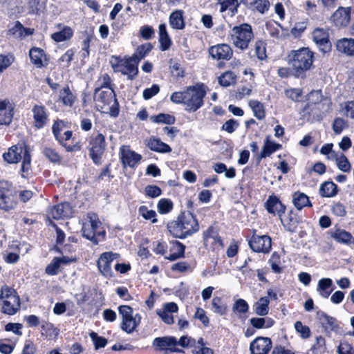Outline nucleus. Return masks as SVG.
Here are the masks:
<instances>
[{
    "mask_svg": "<svg viewBox=\"0 0 354 354\" xmlns=\"http://www.w3.org/2000/svg\"><path fill=\"white\" fill-rule=\"evenodd\" d=\"M26 8L30 14L39 15L46 8L47 0H26Z\"/></svg>",
    "mask_w": 354,
    "mask_h": 354,
    "instance_id": "52",
    "label": "nucleus"
},
{
    "mask_svg": "<svg viewBox=\"0 0 354 354\" xmlns=\"http://www.w3.org/2000/svg\"><path fill=\"white\" fill-rule=\"evenodd\" d=\"M86 141L90 158L95 165H100L107 146L105 136L100 131L94 132L87 136Z\"/></svg>",
    "mask_w": 354,
    "mask_h": 354,
    "instance_id": "8",
    "label": "nucleus"
},
{
    "mask_svg": "<svg viewBox=\"0 0 354 354\" xmlns=\"http://www.w3.org/2000/svg\"><path fill=\"white\" fill-rule=\"evenodd\" d=\"M264 207L268 213L275 216H277L280 220L285 214L286 206L281 201L275 194L270 195L264 203Z\"/></svg>",
    "mask_w": 354,
    "mask_h": 354,
    "instance_id": "22",
    "label": "nucleus"
},
{
    "mask_svg": "<svg viewBox=\"0 0 354 354\" xmlns=\"http://www.w3.org/2000/svg\"><path fill=\"white\" fill-rule=\"evenodd\" d=\"M271 348V339L265 337H257L250 346L251 354H268Z\"/></svg>",
    "mask_w": 354,
    "mask_h": 354,
    "instance_id": "27",
    "label": "nucleus"
},
{
    "mask_svg": "<svg viewBox=\"0 0 354 354\" xmlns=\"http://www.w3.org/2000/svg\"><path fill=\"white\" fill-rule=\"evenodd\" d=\"M282 149V145L279 143L274 142V141H271L270 140V136H267L262 149L259 154L257 155V165H259L262 159H264L267 157H270L272 153L275 151L280 150Z\"/></svg>",
    "mask_w": 354,
    "mask_h": 354,
    "instance_id": "29",
    "label": "nucleus"
},
{
    "mask_svg": "<svg viewBox=\"0 0 354 354\" xmlns=\"http://www.w3.org/2000/svg\"><path fill=\"white\" fill-rule=\"evenodd\" d=\"M275 322L270 317H252L250 319L251 326L257 329L269 328L274 324Z\"/></svg>",
    "mask_w": 354,
    "mask_h": 354,
    "instance_id": "51",
    "label": "nucleus"
},
{
    "mask_svg": "<svg viewBox=\"0 0 354 354\" xmlns=\"http://www.w3.org/2000/svg\"><path fill=\"white\" fill-rule=\"evenodd\" d=\"M315 53L308 47L291 50L288 55V63L292 67L293 77L305 79L307 71L313 66Z\"/></svg>",
    "mask_w": 354,
    "mask_h": 354,
    "instance_id": "4",
    "label": "nucleus"
},
{
    "mask_svg": "<svg viewBox=\"0 0 354 354\" xmlns=\"http://www.w3.org/2000/svg\"><path fill=\"white\" fill-rule=\"evenodd\" d=\"M167 230L174 238L185 239L198 232L200 224L194 213L184 209L175 218L168 221Z\"/></svg>",
    "mask_w": 354,
    "mask_h": 354,
    "instance_id": "3",
    "label": "nucleus"
},
{
    "mask_svg": "<svg viewBox=\"0 0 354 354\" xmlns=\"http://www.w3.org/2000/svg\"><path fill=\"white\" fill-rule=\"evenodd\" d=\"M269 263L271 266L272 271L274 273H281L282 272V268L280 266L281 264V257L279 254L277 252H274L270 259H269Z\"/></svg>",
    "mask_w": 354,
    "mask_h": 354,
    "instance_id": "64",
    "label": "nucleus"
},
{
    "mask_svg": "<svg viewBox=\"0 0 354 354\" xmlns=\"http://www.w3.org/2000/svg\"><path fill=\"white\" fill-rule=\"evenodd\" d=\"M169 23L171 28L174 30H183L186 26L183 10H174L169 17Z\"/></svg>",
    "mask_w": 354,
    "mask_h": 354,
    "instance_id": "35",
    "label": "nucleus"
},
{
    "mask_svg": "<svg viewBox=\"0 0 354 354\" xmlns=\"http://www.w3.org/2000/svg\"><path fill=\"white\" fill-rule=\"evenodd\" d=\"M95 39L94 32L86 33V37L82 41L81 57L84 59L88 58L90 55V46L91 41Z\"/></svg>",
    "mask_w": 354,
    "mask_h": 354,
    "instance_id": "57",
    "label": "nucleus"
},
{
    "mask_svg": "<svg viewBox=\"0 0 354 354\" xmlns=\"http://www.w3.org/2000/svg\"><path fill=\"white\" fill-rule=\"evenodd\" d=\"M185 245L178 241L171 242L169 254L165 256V259L170 261H174L178 259L183 258L185 257Z\"/></svg>",
    "mask_w": 354,
    "mask_h": 354,
    "instance_id": "36",
    "label": "nucleus"
},
{
    "mask_svg": "<svg viewBox=\"0 0 354 354\" xmlns=\"http://www.w3.org/2000/svg\"><path fill=\"white\" fill-rule=\"evenodd\" d=\"M351 17V7L339 6L330 16V21L338 28L348 26Z\"/></svg>",
    "mask_w": 354,
    "mask_h": 354,
    "instance_id": "21",
    "label": "nucleus"
},
{
    "mask_svg": "<svg viewBox=\"0 0 354 354\" xmlns=\"http://www.w3.org/2000/svg\"><path fill=\"white\" fill-rule=\"evenodd\" d=\"M158 35L160 50L161 51H166L169 50L172 46V40L169 35L165 24L162 23L159 25Z\"/></svg>",
    "mask_w": 354,
    "mask_h": 354,
    "instance_id": "37",
    "label": "nucleus"
},
{
    "mask_svg": "<svg viewBox=\"0 0 354 354\" xmlns=\"http://www.w3.org/2000/svg\"><path fill=\"white\" fill-rule=\"evenodd\" d=\"M249 106L252 109L254 116L259 120H264L266 115L264 104L257 100H250Z\"/></svg>",
    "mask_w": 354,
    "mask_h": 354,
    "instance_id": "49",
    "label": "nucleus"
},
{
    "mask_svg": "<svg viewBox=\"0 0 354 354\" xmlns=\"http://www.w3.org/2000/svg\"><path fill=\"white\" fill-rule=\"evenodd\" d=\"M317 316L322 327L326 330H333L338 327L337 319L335 317L327 315L324 311H318L317 313Z\"/></svg>",
    "mask_w": 354,
    "mask_h": 354,
    "instance_id": "40",
    "label": "nucleus"
},
{
    "mask_svg": "<svg viewBox=\"0 0 354 354\" xmlns=\"http://www.w3.org/2000/svg\"><path fill=\"white\" fill-rule=\"evenodd\" d=\"M292 203L298 210H301L305 207H312L308 196L300 192H295L292 194Z\"/></svg>",
    "mask_w": 354,
    "mask_h": 354,
    "instance_id": "46",
    "label": "nucleus"
},
{
    "mask_svg": "<svg viewBox=\"0 0 354 354\" xmlns=\"http://www.w3.org/2000/svg\"><path fill=\"white\" fill-rule=\"evenodd\" d=\"M96 87L94 90V95H96L103 88L114 89V84L108 73L102 74L95 82Z\"/></svg>",
    "mask_w": 354,
    "mask_h": 354,
    "instance_id": "43",
    "label": "nucleus"
},
{
    "mask_svg": "<svg viewBox=\"0 0 354 354\" xmlns=\"http://www.w3.org/2000/svg\"><path fill=\"white\" fill-rule=\"evenodd\" d=\"M35 195L30 189H18L8 180H0V211L11 213L17 208L19 203H28Z\"/></svg>",
    "mask_w": 354,
    "mask_h": 354,
    "instance_id": "1",
    "label": "nucleus"
},
{
    "mask_svg": "<svg viewBox=\"0 0 354 354\" xmlns=\"http://www.w3.org/2000/svg\"><path fill=\"white\" fill-rule=\"evenodd\" d=\"M66 122L63 120L57 119L53 121L52 125V133L55 140L63 147L66 152H78L82 149V143L77 140L71 130H67L63 133L62 131L66 127Z\"/></svg>",
    "mask_w": 354,
    "mask_h": 354,
    "instance_id": "5",
    "label": "nucleus"
},
{
    "mask_svg": "<svg viewBox=\"0 0 354 354\" xmlns=\"http://www.w3.org/2000/svg\"><path fill=\"white\" fill-rule=\"evenodd\" d=\"M236 77L233 71H227L218 77V82L223 87H228L236 82Z\"/></svg>",
    "mask_w": 354,
    "mask_h": 354,
    "instance_id": "53",
    "label": "nucleus"
},
{
    "mask_svg": "<svg viewBox=\"0 0 354 354\" xmlns=\"http://www.w3.org/2000/svg\"><path fill=\"white\" fill-rule=\"evenodd\" d=\"M138 214L145 220L149 221L151 223H156L158 222L156 212L153 209H149L146 205H141L138 207Z\"/></svg>",
    "mask_w": 354,
    "mask_h": 354,
    "instance_id": "56",
    "label": "nucleus"
},
{
    "mask_svg": "<svg viewBox=\"0 0 354 354\" xmlns=\"http://www.w3.org/2000/svg\"><path fill=\"white\" fill-rule=\"evenodd\" d=\"M138 64L130 57H126V64L120 73L124 75H127L128 80H133L139 73Z\"/></svg>",
    "mask_w": 354,
    "mask_h": 354,
    "instance_id": "39",
    "label": "nucleus"
},
{
    "mask_svg": "<svg viewBox=\"0 0 354 354\" xmlns=\"http://www.w3.org/2000/svg\"><path fill=\"white\" fill-rule=\"evenodd\" d=\"M270 299L268 297H262L254 303L253 309L254 313L259 316H266L269 312Z\"/></svg>",
    "mask_w": 354,
    "mask_h": 354,
    "instance_id": "48",
    "label": "nucleus"
},
{
    "mask_svg": "<svg viewBox=\"0 0 354 354\" xmlns=\"http://www.w3.org/2000/svg\"><path fill=\"white\" fill-rule=\"evenodd\" d=\"M94 97L102 104L100 107L104 113L115 118L119 115L120 107L114 89L101 90Z\"/></svg>",
    "mask_w": 354,
    "mask_h": 354,
    "instance_id": "10",
    "label": "nucleus"
},
{
    "mask_svg": "<svg viewBox=\"0 0 354 354\" xmlns=\"http://www.w3.org/2000/svg\"><path fill=\"white\" fill-rule=\"evenodd\" d=\"M153 346L155 350L165 351V353H184L182 349L176 348V338L174 336H165L156 337L153 341Z\"/></svg>",
    "mask_w": 354,
    "mask_h": 354,
    "instance_id": "20",
    "label": "nucleus"
},
{
    "mask_svg": "<svg viewBox=\"0 0 354 354\" xmlns=\"http://www.w3.org/2000/svg\"><path fill=\"white\" fill-rule=\"evenodd\" d=\"M20 301L19 296L17 291L12 287L7 285L2 286L0 293V301Z\"/></svg>",
    "mask_w": 354,
    "mask_h": 354,
    "instance_id": "45",
    "label": "nucleus"
},
{
    "mask_svg": "<svg viewBox=\"0 0 354 354\" xmlns=\"http://www.w3.org/2000/svg\"><path fill=\"white\" fill-rule=\"evenodd\" d=\"M118 312L122 317L121 329L128 334L132 333L139 326V320L133 318V309L128 305H121Z\"/></svg>",
    "mask_w": 354,
    "mask_h": 354,
    "instance_id": "15",
    "label": "nucleus"
},
{
    "mask_svg": "<svg viewBox=\"0 0 354 354\" xmlns=\"http://www.w3.org/2000/svg\"><path fill=\"white\" fill-rule=\"evenodd\" d=\"M267 46L268 44L265 39H256L248 53L250 61L255 64L259 63L260 65L267 62L268 59Z\"/></svg>",
    "mask_w": 354,
    "mask_h": 354,
    "instance_id": "14",
    "label": "nucleus"
},
{
    "mask_svg": "<svg viewBox=\"0 0 354 354\" xmlns=\"http://www.w3.org/2000/svg\"><path fill=\"white\" fill-rule=\"evenodd\" d=\"M77 97L71 91L68 85H66L61 88L59 91L57 102L62 104V106L72 108Z\"/></svg>",
    "mask_w": 354,
    "mask_h": 354,
    "instance_id": "30",
    "label": "nucleus"
},
{
    "mask_svg": "<svg viewBox=\"0 0 354 354\" xmlns=\"http://www.w3.org/2000/svg\"><path fill=\"white\" fill-rule=\"evenodd\" d=\"M32 127L35 129L44 128L50 121V113L46 106L41 104H35L32 109Z\"/></svg>",
    "mask_w": 354,
    "mask_h": 354,
    "instance_id": "18",
    "label": "nucleus"
},
{
    "mask_svg": "<svg viewBox=\"0 0 354 354\" xmlns=\"http://www.w3.org/2000/svg\"><path fill=\"white\" fill-rule=\"evenodd\" d=\"M312 37L322 53L328 54L331 52L332 43L330 40V35L328 30L323 28H316L312 32Z\"/></svg>",
    "mask_w": 354,
    "mask_h": 354,
    "instance_id": "17",
    "label": "nucleus"
},
{
    "mask_svg": "<svg viewBox=\"0 0 354 354\" xmlns=\"http://www.w3.org/2000/svg\"><path fill=\"white\" fill-rule=\"evenodd\" d=\"M15 104L9 99H0V126L11 124L15 115Z\"/></svg>",
    "mask_w": 354,
    "mask_h": 354,
    "instance_id": "24",
    "label": "nucleus"
},
{
    "mask_svg": "<svg viewBox=\"0 0 354 354\" xmlns=\"http://www.w3.org/2000/svg\"><path fill=\"white\" fill-rule=\"evenodd\" d=\"M73 208L68 202H62L50 206L47 209L46 216L52 223L51 219L59 220L72 217Z\"/></svg>",
    "mask_w": 354,
    "mask_h": 354,
    "instance_id": "19",
    "label": "nucleus"
},
{
    "mask_svg": "<svg viewBox=\"0 0 354 354\" xmlns=\"http://www.w3.org/2000/svg\"><path fill=\"white\" fill-rule=\"evenodd\" d=\"M270 7L269 0H252L248 4V8L253 12L266 13Z\"/></svg>",
    "mask_w": 354,
    "mask_h": 354,
    "instance_id": "47",
    "label": "nucleus"
},
{
    "mask_svg": "<svg viewBox=\"0 0 354 354\" xmlns=\"http://www.w3.org/2000/svg\"><path fill=\"white\" fill-rule=\"evenodd\" d=\"M153 49V46L151 43H145L138 46L134 53L130 56L133 61H136L137 64L144 59Z\"/></svg>",
    "mask_w": 354,
    "mask_h": 354,
    "instance_id": "44",
    "label": "nucleus"
},
{
    "mask_svg": "<svg viewBox=\"0 0 354 354\" xmlns=\"http://www.w3.org/2000/svg\"><path fill=\"white\" fill-rule=\"evenodd\" d=\"M118 312L122 317L121 329L128 334L132 333L139 326V320L133 318V309L128 305H121Z\"/></svg>",
    "mask_w": 354,
    "mask_h": 354,
    "instance_id": "16",
    "label": "nucleus"
},
{
    "mask_svg": "<svg viewBox=\"0 0 354 354\" xmlns=\"http://www.w3.org/2000/svg\"><path fill=\"white\" fill-rule=\"evenodd\" d=\"M251 236L248 239L250 248L254 252L268 254L272 249V239L269 235L257 234V230H250Z\"/></svg>",
    "mask_w": 354,
    "mask_h": 354,
    "instance_id": "11",
    "label": "nucleus"
},
{
    "mask_svg": "<svg viewBox=\"0 0 354 354\" xmlns=\"http://www.w3.org/2000/svg\"><path fill=\"white\" fill-rule=\"evenodd\" d=\"M195 267V263L192 264L187 261H179L174 263L171 270L173 272H178L179 273L192 272Z\"/></svg>",
    "mask_w": 354,
    "mask_h": 354,
    "instance_id": "60",
    "label": "nucleus"
},
{
    "mask_svg": "<svg viewBox=\"0 0 354 354\" xmlns=\"http://www.w3.org/2000/svg\"><path fill=\"white\" fill-rule=\"evenodd\" d=\"M336 50L340 54L354 57V39L353 38H341L335 42Z\"/></svg>",
    "mask_w": 354,
    "mask_h": 354,
    "instance_id": "31",
    "label": "nucleus"
},
{
    "mask_svg": "<svg viewBox=\"0 0 354 354\" xmlns=\"http://www.w3.org/2000/svg\"><path fill=\"white\" fill-rule=\"evenodd\" d=\"M334 289L331 279L322 278L319 280L317 290L322 297L328 298Z\"/></svg>",
    "mask_w": 354,
    "mask_h": 354,
    "instance_id": "42",
    "label": "nucleus"
},
{
    "mask_svg": "<svg viewBox=\"0 0 354 354\" xmlns=\"http://www.w3.org/2000/svg\"><path fill=\"white\" fill-rule=\"evenodd\" d=\"M329 233L330 236L339 243L345 245L354 243V237L351 233L346 231L345 230L337 228L335 230H330Z\"/></svg>",
    "mask_w": 354,
    "mask_h": 354,
    "instance_id": "34",
    "label": "nucleus"
},
{
    "mask_svg": "<svg viewBox=\"0 0 354 354\" xmlns=\"http://www.w3.org/2000/svg\"><path fill=\"white\" fill-rule=\"evenodd\" d=\"M208 53L212 59L218 61L217 67L222 68L225 66L224 62L232 58L234 52L229 44H218L210 46Z\"/></svg>",
    "mask_w": 354,
    "mask_h": 354,
    "instance_id": "13",
    "label": "nucleus"
},
{
    "mask_svg": "<svg viewBox=\"0 0 354 354\" xmlns=\"http://www.w3.org/2000/svg\"><path fill=\"white\" fill-rule=\"evenodd\" d=\"M126 57H122L120 55H112L110 59V64L114 71L118 73L123 70L126 64Z\"/></svg>",
    "mask_w": 354,
    "mask_h": 354,
    "instance_id": "63",
    "label": "nucleus"
},
{
    "mask_svg": "<svg viewBox=\"0 0 354 354\" xmlns=\"http://www.w3.org/2000/svg\"><path fill=\"white\" fill-rule=\"evenodd\" d=\"M230 37L234 48L245 51L249 48L250 44L254 37L252 27L248 23L234 26L230 31Z\"/></svg>",
    "mask_w": 354,
    "mask_h": 354,
    "instance_id": "7",
    "label": "nucleus"
},
{
    "mask_svg": "<svg viewBox=\"0 0 354 354\" xmlns=\"http://www.w3.org/2000/svg\"><path fill=\"white\" fill-rule=\"evenodd\" d=\"M81 232L82 236L94 245H97L100 241L106 239V232L102 223L98 215L93 212L86 214V221L83 223Z\"/></svg>",
    "mask_w": 354,
    "mask_h": 354,
    "instance_id": "6",
    "label": "nucleus"
},
{
    "mask_svg": "<svg viewBox=\"0 0 354 354\" xmlns=\"http://www.w3.org/2000/svg\"><path fill=\"white\" fill-rule=\"evenodd\" d=\"M113 253L112 252H105L101 254L97 261V266L100 272L106 278H111L113 276L111 268V263L113 261Z\"/></svg>",
    "mask_w": 354,
    "mask_h": 354,
    "instance_id": "26",
    "label": "nucleus"
},
{
    "mask_svg": "<svg viewBox=\"0 0 354 354\" xmlns=\"http://www.w3.org/2000/svg\"><path fill=\"white\" fill-rule=\"evenodd\" d=\"M339 192L338 186L331 180L324 181L320 185L319 193L322 197L332 198Z\"/></svg>",
    "mask_w": 354,
    "mask_h": 354,
    "instance_id": "38",
    "label": "nucleus"
},
{
    "mask_svg": "<svg viewBox=\"0 0 354 354\" xmlns=\"http://www.w3.org/2000/svg\"><path fill=\"white\" fill-rule=\"evenodd\" d=\"M157 209L160 214H167L174 209V203L171 199L162 198L159 200Z\"/></svg>",
    "mask_w": 354,
    "mask_h": 354,
    "instance_id": "61",
    "label": "nucleus"
},
{
    "mask_svg": "<svg viewBox=\"0 0 354 354\" xmlns=\"http://www.w3.org/2000/svg\"><path fill=\"white\" fill-rule=\"evenodd\" d=\"M30 62L37 68L46 67L50 62V57L44 49L33 46L29 50Z\"/></svg>",
    "mask_w": 354,
    "mask_h": 354,
    "instance_id": "25",
    "label": "nucleus"
},
{
    "mask_svg": "<svg viewBox=\"0 0 354 354\" xmlns=\"http://www.w3.org/2000/svg\"><path fill=\"white\" fill-rule=\"evenodd\" d=\"M214 313L220 315H225L227 313V306L223 299L221 297H214L212 301Z\"/></svg>",
    "mask_w": 354,
    "mask_h": 354,
    "instance_id": "55",
    "label": "nucleus"
},
{
    "mask_svg": "<svg viewBox=\"0 0 354 354\" xmlns=\"http://www.w3.org/2000/svg\"><path fill=\"white\" fill-rule=\"evenodd\" d=\"M321 106L314 102H308L301 110V118L309 122L321 120L322 119Z\"/></svg>",
    "mask_w": 354,
    "mask_h": 354,
    "instance_id": "23",
    "label": "nucleus"
},
{
    "mask_svg": "<svg viewBox=\"0 0 354 354\" xmlns=\"http://www.w3.org/2000/svg\"><path fill=\"white\" fill-rule=\"evenodd\" d=\"M206 94V86L203 83L187 87L185 97V110L189 113L198 110L204 104Z\"/></svg>",
    "mask_w": 354,
    "mask_h": 354,
    "instance_id": "9",
    "label": "nucleus"
},
{
    "mask_svg": "<svg viewBox=\"0 0 354 354\" xmlns=\"http://www.w3.org/2000/svg\"><path fill=\"white\" fill-rule=\"evenodd\" d=\"M218 3L220 5V12H224L229 10L231 15L234 16L238 13V8L240 3L238 0H217Z\"/></svg>",
    "mask_w": 354,
    "mask_h": 354,
    "instance_id": "50",
    "label": "nucleus"
},
{
    "mask_svg": "<svg viewBox=\"0 0 354 354\" xmlns=\"http://www.w3.org/2000/svg\"><path fill=\"white\" fill-rule=\"evenodd\" d=\"M310 351L312 354H325L326 351L325 338L322 335L317 337L315 342Z\"/></svg>",
    "mask_w": 354,
    "mask_h": 354,
    "instance_id": "62",
    "label": "nucleus"
},
{
    "mask_svg": "<svg viewBox=\"0 0 354 354\" xmlns=\"http://www.w3.org/2000/svg\"><path fill=\"white\" fill-rule=\"evenodd\" d=\"M281 221L286 230L295 232L299 224L301 223V216L297 212L292 209L284 219L281 218Z\"/></svg>",
    "mask_w": 354,
    "mask_h": 354,
    "instance_id": "33",
    "label": "nucleus"
},
{
    "mask_svg": "<svg viewBox=\"0 0 354 354\" xmlns=\"http://www.w3.org/2000/svg\"><path fill=\"white\" fill-rule=\"evenodd\" d=\"M202 239L204 247L212 251L218 250L224 247L223 240L219 234V229L214 225H209L203 232Z\"/></svg>",
    "mask_w": 354,
    "mask_h": 354,
    "instance_id": "12",
    "label": "nucleus"
},
{
    "mask_svg": "<svg viewBox=\"0 0 354 354\" xmlns=\"http://www.w3.org/2000/svg\"><path fill=\"white\" fill-rule=\"evenodd\" d=\"M150 120L152 122L156 124H173L176 122V118L168 113H159L158 115H151Z\"/></svg>",
    "mask_w": 354,
    "mask_h": 354,
    "instance_id": "58",
    "label": "nucleus"
},
{
    "mask_svg": "<svg viewBox=\"0 0 354 354\" xmlns=\"http://www.w3.org/2000/svg\"><path fill=\"white\" fill-rule=\"evenodd\" d=\"M2 158L8 165H15L21 162L19 174L24 179H28L30 177L32 150L26 140H20L17 144L10 147L2 154Z\"/></svg>",
    "mask_w": 354,
    "mask_h": 354,
    "instance_id": "2",
    "label": "nucleus"
},
{
    "mask_svg": "<svg viewBox=\"0 0 354 354\" xmlns=\"http://www.w3.org/2000/svg\"><path fill=\"white\" fill-rule=\"evenodd\" d=\"M56 27L60 30L51 35V39L57 43L62 42L70 40L73 37L74 31L70 26L59 23L56 25Z\"/></svg>",
    "mask_w": 354,
    "mask_h": 354,
    "instance_id": "32",
    "label": "nucleus"
},
{
    "mask_svg": "<svg viewBox=\"0 0 354 354\" xmlns=\"http://www.w3.org/2000/svg\"><path fill=\"white\" fill-rule=\"evenodd\" d=\"M21 302L8 301V300L1 301V313L8 315H13L20 309Z\"/></svg>",
    "mask_w": 354,
    "mask_h": 354,
    "instance_id": "54",
    "label": "nucleus"
},
{
    "mask_svg": "<svg viewBox=\"0 0 354 354\" xmlns=\"http://www.w3.org/2000/svg\"><path fill=\"white\" fill-rule=\"evenodd\" d=\"M42 154L54 164H60L62 162V156L53 148L45 147L42 150Z\"/></svg>",
    "mask_w": 354,
    "mask_h": 354,
    "instance_id": "59",
    "label": "nucleus"
},
{
    "mask_svg": "<svg viewBox=\"0 0 354 354\" xmlns=\"http://www.w3.org/2000/svg\"><path fill=\"white\" fill-rule=\"evenodd\" d=\"M120 158L124 167H133L142 159L140 154L134 151L126 149L125 146L120 148Z\"/></svg>",
    "mask_w": 354,
    "mask_h": 354,
    "instance_id": "28",
    "label": "nucleus"
},
{
    "mask_svg": "<svg viewBox=\"0 0 354 354\" xmlns=\"http://www.w3.org/2000/svg\"><path fill=\"white\" fill-rule=\"evenodd\" d=\"M147 147L153 151L166 153L171 151V147L161 141L160 138H150L148 140Z\"/></svg>",
    "mask_w": 354,
    "mask_h": 354,
    "instance_id": "41",
    "label": "nucleus"
}]
</instances>
